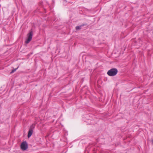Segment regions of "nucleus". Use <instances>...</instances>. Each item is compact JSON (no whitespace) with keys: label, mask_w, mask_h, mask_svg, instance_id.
<instances>
[{"label":"nucleus","mask_w":153,"mask_h":153,"mask_svg":"<svg viewBox=\"0 0 153 153\" xmlns=\"http://www.w3.org/2000/svg\"><path fill=\"white\" fill-rule=\"evenodd\" d=\"M118 72L116 68H113L109 70L107 73L108 75L114 76L116 75Z\"/></svg>","instance_id":"f257e3e1"},{"label":"nucleus","mask_w":153,"mask_h":153,"mask_svg":"<svg viewBox=\"0 0 153 153\" xmlns=\"http://www.w3.org/2000/svg\"><path fill=\"white\" fill-rule=\"evenodd\" d=\"M18 68H15V69H14L13 70H12V71H11V73H13L15 71H16V70L18 69Z\"/></svg>","instance_id":"0eeeda50"},{"label":"nucleus","mask_w":153,"mask_h":153,"mask_svg":"<svg viewBox=\"0 0 153 153\" xmlns=\"http://www.w3.org/2000/svg\"><path fill=\"white\" fill-rule=\"evenodd\" d=\"M33 36V32L32 31L30 32L27 34L28 38L26 41L25 43L26 44L29 43L31 40Z\"/></svg>","instance_id":"f03ea898"},{"label":"nucleus","mask_w":153,"mask_h":153,"mask_svg":"<svg viewBox=\"0 0 153 153\" xmlns=\"http://www.w3.org/2000/svg\"><path fill=\"white\" fill-rule=\"evenodd\" d=\"M152 143L153 144V140H152Z\"/></svg>","instance_id":"6e6552de"},{"label":"nucleus","mask_w":153,"mask_h":153,"mask_svg":"<svg viewBox=\"0 0 153 153\" xmlns=\"http://www.w3.org/2000/svg\"><path fill=\"white\" fill-rule=\"evenodd\" d=\"M33 131L32 130H29L28 131L27 137L28 138L30 137L32 134Z\"/></svg>","instance_id":"20e7f679"},{"label":"nucleus","mask_w":153,"mask_h":153,"mask_svg":"<svg viewBox=\"0 0 153 153\" xmlns=\"http://www.w3.org/2000/svg\"><path fill=\"white\" fill-rule=\"evenodd\" d=\"M81 26H77L76 27V30H79L81 29Z\"/></svg>","instance_id":"423d86ee"},{"label":"nucleus","mask_w":153,"mask_h":153,"mask_svg":"<svg viewBox=\"0 0 153 153\" xmlns=\"http://www.w3.org/2000/svg\"><path fill=\"white\" fill-rule=\"evenodd\" d=\"M35 127V125L33 124L30 127L29 130H32L33 131V129Z\"/></svg>","instance_id":"39448f33"},{"label":"nucleus","mask_w":153,"mask_h":153,"mask_svg":"<svg viewBox=\"0 0 153 153\" xmlns=\"http://www.w3.org/2000/svg\"><path fill=\"white\" fill-rule=\"evenodd\" d=\"M21 148L23 150H25L28 148V145L26 141H24L21 143Z\"/></svg>","instance_id":"7ed1b4c3"}]
</instances>
